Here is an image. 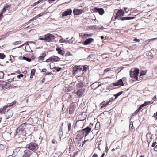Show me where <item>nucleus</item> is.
Returning a JSON list of instances; mask_svg holds the SVG:
<instances>
[{
	"mask_svg": "<svg viewBox=\"0 0 157 157\" xmlns=\"http://www.w3.org/2000/svg\"><path fill=\"white\" fill-rule=\"evenodd\" d=\"M124 13V11L121 9H120L117 12L116 16H115V19L117 18L118 19H120L121 20L123 21L124 20H128L132 19L134 18V17H121L123 16Z\"/></svg>",
	"mask_w": 157,
	"mask_h": 157,
	"instance_id": "obj_1",
	"label": "nucleus"
},
{
	"mask_svg": "<svg viewBox=\"0 0 157 157\" xmlns=\"http://www.w3.org/2000/svg\"><path fill=\"white\" fill-rule=\"evenodd\" d=\"M55 37L54 35L48 33L43 36H40L39 39L43 40L46 42H53Z\"/></svg>",
	"mask_w": 157,
	"mask_h": 157,
	"instance_id": "obj_2",
	"label": "nucleus"
},
{
	"mask_svg": "<svg viewBox=\"0 0 157 157\" xmlns=\"http://www.w3.org/2000/svg\"><path fill=\"white\" fill-rule=\"evenodd\" d=\"M26 134V133L25 132L24 130L21 131L17 129L15 132V136L17 139V141L19 142H23L24 136Z\"/></svg>",
	"mask_w": 157,
	"mask_h": 157,
	"instance_id": "obj_3",
	"label": "nucleus"
},
{
	"mask_svg": "<svg viewBox=\"0 0 157 157\" xmlns=\"http://www.w3.org/2000/svg\"><path fill=\"white\" fill-rule=\"evenodd\" d=\"M140 70L139 69L136 68L134 71L132 70L130 71V75L132 78L136 81H139L138 78V75L139 73Z\"/></svg>",
	"mask_w": 157,
	"mask_h": 157,
	"instance_id": "obj_4",
	"label": "nucleus"
},
{
	"mask_svg": "<svg viewBox=\"0 0 157 157\" xmlns=\"http://www.w3.org/2000/svg\"><path fill=\"white\" fill-rule=\"evenodd\" d=\"M27 145V148L33 152L36 151L39 147V146L37 144L34 142L30 143Z\"/></svg>",
	"mask_w": 157,
	"mask_h": 157,
	"instance_id": "obj_5",
	"label": "nucleus"
},
{
	"mask_svg": "<svg viewBox=\"0 0 157 157\" xmlns=\"http://www.w3.org/2000/svg\"><path fill=\"white\" fill-rule=\"evenodd\" d=\"M83 137L84 135L83 132H81L80 131H78L76 138L75 139V142L78 143H81L80 142Z\"/></svg>",
	"mask_w": 157,
	"mask_h": 157,
	"instance_id": "obj_6",
	"label": "nucleus"
},
{
	"mask_svg": "<svg viewBox=\"0 0 157 157\" xmlns=\"http://www.w3.org/2000/svg\"><path fill=\"white\" fill-rule=\"evenodd\" d=\"M125 78H123L122 79H120L118 80L117 82L115 83H113L110 84V86L111 87H113V85L114 86H124V84L123 82V81H124Z\"/></svg>",
	"mask_w": 157,
	"mask_h": 157,
	"instance_id": "obj_7",
	"label": "nucleus"
},
{
	"mask_svg": "<svg viewBox=\"0 0 157 157\" xmlns=\"http://www.w3.org/2000/svg\"><path fill=\"white\" fill-rule=\"evenodd\" d=\"M29 125L28 124L25 122L22 123L21 125H19L17 128V129L21 131H24L26 133V129L28 128V126Z\"/></svg>",
	"mask_w": 157,
	"mask_h": 157,
	"instance_id": "obj_8",
	"label": "nucleus"
},
{
	"mask_svg": "<svg viewBox=\"0 0 157 157\" xmlns=\"http://www.w3.org/2000/svg\"><path fill=\"white\" fill-rule=\"evenodd\" d=\"M82 70V68L79 66H75L73 68L72 73L75 75L79 73Z\"/></svg>",
	"mask_w": 157,
	"mask_h": 157,
	"instance_id": "obj_9",
	"label": "nucleus"
},
{
	"mask_svg": "<svg viewBox=\"0 0 157 157\" xmlns=\"http://www.w3.org/2000/svg\"><path fill=\"white\" fill-rule=\"evenodd\" d=\"M0 85L3 89H7L10 86V84L9 83L2 80L0 81Z\"/></svg>",
	"mask_w": 157,
	"mask_h": 157,
	"instance_id": "obj_10",
	"label": "nucleus"
},
{
	"mask_svg": "<svg viewBox=\"0 0 157 157\" xmlns=\"http://www.w3.org/2000/svg\"><path fill=\"white\" fill-rule=\"evenodd\" d=\"M91 130V128L90 127H87L80 131L83 132L84 135L85 134L84 138L85 139Z\"/></svg>",
	"mask_w": 157,
	"mask_h": 157,
	"instance_id": "obj_11",
	"label": "nucleus"
},
{
	"mask_svg": "<svg viewBox=\"0 0 157 157\" xmlns=\"http://www.w3.org/2000/svg\"><path fill=\"white\" fill-rule=\"evenodd\" d=\"M13 114V111L10 109H9L6 111H5L4 113L6 118L7 119H9L12 117Z\"/></svg>",
	"mask_w": 157,
	"mask_h": 157,
	"instance_id": "obj_12",
	"label": "nucleus"
},
{
	"mask_svg": "<svg viewBox=\"0 0 157 157\" xmlns=\"http://www.w3.org/2000/svg\"><path fill=\"white\" fill-rule=\"evenodd\" d=\"M72 13V10L71 9H66L65 11L63 12L62 17L66 16L71 15Z\"/></svg>",
	"mask_w": 157,
	"mask_h": 157,
	"instance_id": "obj_13",
	"label": "nucleus"
},
{
	"mask_svg": "<svg viewBox=\"0 0 157 157\" xmlns=\"http://www.w3.org/2000/svg\"><path fill=\"white\" fill-rule=\"evenodd\" d=\"M94 11L96 12H98L100 15H102L105 13L104 9L102 8L94 7Z\"/></svg>",
	"mask_w": 157,
	"mask_h": 157,
	"instance_id": "obj_14",
	"label": "nucleus"
},
{
	"mask_svg": "<svg viewBox=\"0 0 157 157\" xmlns=\"http://www.w3.org/2000/svg\"><path fill=\"white\" fill-rule=\"evenodd\" d=\"M16 104V101H14L10 103H8L6 105H5L4 107L6 109L8 107H14Z\"/></svg>",
	"mask_w": 157,
	"mask_h": 157,
	"instance_id": "obj_15",
	"label": "nucleus"
},
{
	"mask_svg": "<svg viewBox=\"0 0 157 157\" xmlns=\"http://www.w3.org/2000/svg\"><path fill=\"white\" fill-rule=\"evenodd\" d=\"M73 12L75 15H79L84 12L81 9H75L73 11Z\"/></svg>",
	"mask_w": 157,
	"mask_h": 157,
	"instance_id": "obj_16",
	"label": "nucleus"
},
{
	"mask_svg": "<svg viewBox=\"0 0 157 157\" xmlns=\"http://www.w3.org/2000/svg\"><path fill=\"white\" fill-rule=\"evenodd\" d=\"M85 90L84 89H78L77 91L76 92V94L78 96H81L83 94Z\"/></svg>",
	"mask_w": 157,
	"mask_h": 157,
	"instance_id": "obj_17",
	"label": "nucleus"
},
{
	"mask_svg": "<svg viewBox=\"0 0 157 157\" xmlns=\"http://www.w3.org/2000/svg\"><path fill=\"white\" fill-rule=\"evenodd\" d=\"M56 51L58 52V53L63 56H64L65 52L62 50L59 47H57L56 48Z\"/></svg>",
	"mask_w": 157,
	"mask_h": 157,
	"instance_id": "obj_18",
	"label": "nucleus"
},
{
	"mask_svg": "<svg viewBox=\"0 0 157 157\" xmlns=\"http://www.w3.org/2000/svg\"><path fill=\"white\" fill-rule=\"evenodd\" d=\"M47 54L46 52H43L42 53L40 56L38 58V60L39 61H41L43 60L45 56H46Z\"/></svg>",
	"mask_w": 157,
	"mask_h": 157,
	"instance_id": "obj_19",
	"label": "nucleus"
},
{
	"mask_svg": "<svg viewBox=\"0 0 157 157\" xmlns=\"http://www.w3.org/2000/svg\"><path fill=\"white\" fill-rule=\"evenodd\" d=\"M94 39L92 38H90L86 40L83 43L85 45H88L94 41Z\"/></svg>",
	"mask_w": 157,
	"mask_h": 157,
	"instance_id": "obj_20",
	"label": "nucleus"
},
{
	"mask_svg": "<svg viewBox=\"0 0 157 157\" xmlns=\"http://www.w3.org/2000/svg\"><path fill=\"white\" fill-rule=\"evenodd\" d=\"M85 113H86L85 112H82L78 115L79 118L81 120H83L86 118V115Z\"/></svg>",
	"mask_w": 157,
	"mask_h": 157,
	"instance_id": "obj_21",
	"label": "nucleus"
},
{
	"mask_svg": "<svg viewBox=\"0 0 157 157\" xmlns=\"http://www.w3.org/2000/svg\"><path fill=\"white\" fill-rule=\"evenodd\" d=\"M31 154V151L30 150L25 151L24 154L22 157H29Z\"/></svg>",
	"mask_w": 157,
	"mask_h": 157,
	"instance_id": "obj_22",
	"label": "nucleus"
},
{
	"mask_svg": "<svg viewBox=\"0 0 157 157\" xmlns=\"http://www.w3.org/2000/svg\"><path fill=\"white\" fill-rule=\"evenodd\" d=\"M75 109V106L73 105H71L69 108V112L70 114L73 113Z\"/></svg>",
	"mask_w": 157,
	"mask_h": 157,
	"instance_id": "obj_23",
	"label": "nucleus"
},
{
	"mask_svg": "<svg viewBox=\"0 0 157 157\" xmlns=\"http://www.w3.org/2000/svg\"><path fill=\"white\" fill-rule=\"evenodd\" d=\"M52 60L55 62L58 61L60 60V58L56 56H52Z\"/></svg>",
	"mask_w": 157,
	"mask_h": 157,
	"instance_id": "obj_24",
	"label": "nucleus"
},
{
	"mask_svg": "<svg viewBox=\"0 0 157 157\" xmlns=\"http://www.w3.org/2000/svg\"><path fill=\"white\" fill-rule=\"evenodd\" d=\"M146 137L147 138V140L149 144L151 142L152 139V136L150 135H146Z\"/></svg>",
	"mask_w": 157,
	"mask_h": 157,
	"instance_id": "obj_25",
	"label": "nucleus"
},
{
	"mask_svg": "<svg viewBox=\"0 0 157 157\" xmlns=\"http://www.w3.org/2000/svg\"><path fill=\"white\" fill-rule=\"evenodd\" d=\"M10 6L11 4L5 6L1 12L3 14L7 10L8 8H10Z\"/></svg>",
	"mask_w": 157,
	"mask_h": 157,
	"instance_id": "obj_26",
	"label": "nucleus"
},
{
	"mask_svg": "<svg viewBox=\"0 0 157 157\" xmlns=\"http://www.w3.org/2000/svg\"><path fill=\"white\" fill-rule=\"evenodd\" d=\"M129 130L132 132H133L135 131V128L133 126V124H130Z\"/></svg>",
	"mask_w": 157,
	"mask_h": 157,
	"instance_id": "obj_27",
	"label": "nucleus"
},
{
	"mask_svg": "<svg viewBox=\"0 0 157 157\" xmlns=\"http://www.w3.org/2000/svg\"><path fill=\"white\" fill-rule=\"evenodd\" d=\"M36 71V70L34 69H32L31 70V75L30 76V78H32L33 76L34 75Z\"/></svg>",
	"mask_w": 157,
	"mask_h": 157,
	"instance_id": "obj_28",
	"label": "nucleus"
},
{
	"mask_svg": "<svg viewBox=\"0 0 157 157\" xmlns=\"http://www.w3.org/2000/svg\"><path fill=\"white\" fill-rule=\"evenodd\" d=\"M123 93V91H121L116 94H114V96L115 97V99H117L119 96L121 94Z\"/></svg>",
	"mask_w": 157,
	"mask_h": 157,
	"instance_id": "obj_29",
	"label": "nucleus"
},
{
	"mask_svg": "<svg viewBox=\"0 0 157 157\" xmlns=\"http://www.w3.org/2000/svg\"><path fill=\"white\" fill-rule=\"evenodd\" d=\"M83 83L82 82H80L77 84L78 89L82 88Z\"/></svg>",
	"mask_w": 157,
	"mask_h": 157,
	"instance_id": "obj_30",
	"label": "nucleus"
},
{
	"mask_svg": "<svg viewBox=\"0 0 157 157\" xmlns=\"http://www.w3.org/2000/svg\"><path fill=\"white\" fill-rule=\"evenodd\" d=\"M153 103V102H151V101H145L144 103L142 104L143 105H144V106H146L148 105H149L150 104H151Z\"/></svg>",
	"mask_w": 157,
	"mask_h": 157,
	"instance_id": "obj_31",
	"label": "nucleus"
},
{
	"mask_svg": "<svg viewBox=\"0 0 157 157\" xmlns=\"http://www.w3.org/2000/svg\"><path fill=\"white\" fill-rule=\"evenodd\" d=\"M102 105L101 107V108H102L103 107L106 106L107 105L109 104V102L107 101L106 103H105L104 102H102Z\"/></svg>",
	"mask_w": 157,
	"mask_h": 157,
	"instance_id": "obj_32",
	"label": "nucleus"
},
{
	"mask_svg": "<svg viewBox=\"0 0 157 157\" xmlns=\"http://www.w3.org/2000/svg\"><path fill=\"white\" fill-rule=\"evenodd\" d=\"M92 35V34H85L83 35V38H86L87 37L89 36H91Z\"/></svg>",
	"mask_w": 157,
	"mask_h": 157,
	"instance_id": "obj_33",
	"label": "nucleus"
},
{
	"mask_svg": "<svg viewBox=\"0 0 157 157\" xmlns=\"http://www.w3.org/2000/svg\"><path fill=\"white\" fill-rule=\"evenodd\" d=\"M48 10H46L45 12H43L42 13H41L40 14H38V16H39V17L43 15H44L46 14V13H48Z\"/></svg>",
	"mask_w": 157,
	"mask_h": 157,
	"instance_id": "obj_34",
	"label": "nucleus"
},
{
	"mask_svg": "<svg viewBox=\"0 0 157 157\" xmlns=\"http://www.w3.org/2000/svg\"><path fill=\"white\" fill-rule=\"evenodd\" d=\"M147 71H141L140 72V76L144 75L146 74Z\"/></svg>",
	"mask_w": 157,
	"mask_h": 157,
	"instance_id": "obj_35",
	"label": "nucleus"
},
{
	"mask_svg": "<svg viewBox=\"0 0 157 157\" xmlns=\"http://www.w3.org/2000/svg\"><path fill=\"white\" fill-rule=\"evenodd\" d=\"M22 59L25 60L28 62H30L31 61V59L30 58L26 57L25 56H24L22 58Z\"/></svg>",
	"mask_w": 157,
	"mask_h": 157,
	"instance_id": "obj_36",
	"label": "nucleus"
},
{
	"mask_svg": "<svg viewBox=\"0 0 157 157\" xmlns=\"http://www.w3.org/2000/svg\"><path fill=\"white\" fill-rule=\"evenodd\" d=\"M54 69L55 70V71L56 72L59 71L62 69V68L61 67H55L54 68Z\"/></svg>",
	"mask_w": 157,
	"mask_h": 157,
	"instance_id": "obj_37",
	"label": "nucleus"
},
{
	"mask_svg": "<svg viewBox=\"0 0 157 157\" xmlns=\"http://www.w3.org/2000/svg\"><path fill=\"white\" fill-rule=\"evenodd\" d=\"M6 56L4 53H0V59H3Z\"/></svg>",
	"mask_w": 157,
	"mask_h": 157,
	"instance_id": "obj_38",
	"label": "nucleus"
},
{
	"mask_svg": "<svg viewBox=\"0 0 157 157\" xmlns=\"http://www.w3.org/2000/svg\"><path fill=\"white\" fill-rule=\"evenodd\" d=\"M21 44V41H18L15 42L13 43V44L14 45H17Z\"/></svg>",
	"mask_w": 157,
	"mask_h": 157,
	"instance_id": "obj_39",
	"label": "nucleus"
},
{
	"mask_svg": "<svg viewBox=\"0 0 157 157\" xmlns=\"http://www.w3.org/2000/svg\"><path fill=\"white\" fill-rule=\"evenodd\" d=\"M39 17H40L39 16H38V15L37 16H35V17H34L32 19H30L29 21V23H30V22H31V21H33L34 20H35L36 19L38 18Z\"/></svg>",
	"mask_w": 157,
	"mask_h": 157,
	"instance_id": "obj_40",
	"label": "nucleus"
},
{
	"mask_svg": "<svg viewBox=\"0 0 157 157\" xmlns=\"http://www.w3.org/2000/svg\"><path fill=\"white\" fill-rule=\"evenodd\" d=\"M95 83H93L91 85V86L92 87V88L93 89H95L96 88H97L98 87H99L101 85V84H99L96 87L94 88V86H95Z\"/></svg>",
	"mask_w": 157,
	"mask_h": 157,
	"instance_id": "obj_41",
	"label": "nucleus"
},
{
	"mask_svg": "<svg viewBox=\"0 0 157 157\" xmlns=\"http://www.w3.org/2000/svg\"><path fill=\"white\" fill-rule=\"evenodd\" d=\"M4 73L3 72L0 71V78L2 79L4 78Z\"/></svg>",
	"mask_w": 157,
	"mask_h": 157,
	"instance_id": "obj_42",
	"label": "nucleus"
},
{
	"mask_svg": "<svg viewBox=\"0 0 157 157\" xmlns=\"http://www.w3.org/2000/svg\"><path fill=\"white\" fill-rule=\"evenodd\" d=\"M72 54L70 53V52H68L67 53L65 54L64 56H65L66 57L68 56H72Z\"/></svg>",
	"mask_w": 157,
	"mask_h": 157,
	"instance_id": "obj_43",
	"label": "nucleus"
},
{
	"mask_svg": "<svg viewBox=\"0 0 157 157\" xmlns=\"http://www.w3.org/2000/svg\"><path fill=\"white\" fill-rule=\"evenodd\" d=\"M52 61V59L51 56L49 57L48 59H47L46 61L47 62H49Z\"/></svg>",
	"mask_w": 157,
	"mask_h": 157,
	"instance_id": "obj_44",
	"label": "nucleus"
},
{
	"mask_svg": "<svg viewBox=\"0 0 157 157\" xmlns=\"http://www.w3.org/2000/svg\"><path fill=\"white\" fill-rule=\"evenodd\" d=\"M104 29V27L103 26H102L101 28H97L96 27V26L95 25H94V30H97V29Z\"/></svg>",
	"mask_w": 157,
	"mask_h": 157,
	"instance_id": "obj_45",
	"label": "nucleus"
},
{
	"mask_svg": "<svg viewBox=\"0 0 157 157\" xmlns=\"http://www.w3.org/2000/svg\"><path fill=\"white\" fill-rule=\"evenodd\" d=\"M153 117L155 118V120H157V111L156 113L154 114Z\"/></svg>",
	"mask_w": 157,
	"mask_h": 157,
	"instance_id": "obj_46",
	"label": "nucleus"
},
{
	"mask_svg": "<svg viewBox=\"0 0 157 157\" xmlns=\"http://www.w3.org/2000/svg\"><path fill=\"white\" fill-rule=\"evenodd\" d=\"M47 69L45 68H44L42 69V70L41 71V72H44V74L46 75V74L47 73Z\"/></svg>",
	"mask_w": 157,
	"mask_h": 157,
	"instance_id": "obj_47",
	"label": "nucleus"
},
{
	"mask_svg": "<svg viewBox=\"0 0 157 157\" xmlns=\"http://www.w3.org/2000/svg\"><path fill=\"white\" fill-rule=\"evenodd\" d=\"M115 98H111L109 100V101H108L109 102V104L110 102L113 101L115 100Z\"/></svg>",
	"mask_w": 157,
	"mask_h": 157,
	"instance_id": "obj_48",
	"label": "nucleus"
},
{
	"mask_svg": "<svg viewBox=\"0 0 157 157\" xmlns=\"http://www.w3.org/2000/svg\"><path fill=\"white\" fill-rule=\"evenodd\" d=\"M79 151H77L74 153L73 157H75L78 154Z\"/></svg>",
	"mask_w": 157,
	"mask_h": 157,
	"instance_id": "obj_49",
	"label": "nucleus"
},
{
	"mask_svg": "<svg viewBox=\"0 0 157 157\" xmlns=\"http://www.w3.org/2000/svg\"><path fill=\"white\" fill-rule=\"evenodd\" d=\"M111 70V68H107L104 70V72H107L108 71H109Z\"/></svg>",
	"mask_w": 157,
	"mask_h": 157,
	"instance_id": "obj_50",
	"label": "nucleus"
},
{
	"mask_svg": "<svg viewBox=\"0 0 157 157\" xmlns=\"http://www.w3.org/2000/svg\"><path fill=\"white\" fill-rule=\"evenodd\" d=\"M68 129L69 131H70L71 130V123L70 122L68 123Z\"/></svg>",
	"mask_w": 157,
	"mask_h": 157,
	"instance_id": "obj_51",
	"label": "nucleus"
},
{
	"mask_svg": "<svg viewBox=\"0 0 157 157\" xmlns=\"http://www.w3.org/2000/svg\"><path fill=\"white\" fill-rule=\"evenodd\" d=\"M144 106V105L142 104L140 105V106L138 108V109H139L140 111L142 109L143 107Z\"/></svg>",
	"mask_w": 157,
	"mask_h": 157,
	"instance_id": "obj_52",
	"label": "nucleus"
},
{
	"mask_svg": "<svg viewBox=\"0 0 157 157\" xmlns=\"http://www.w3.org/2000/svg\"><path fill=\"white\" fill-rule=\"evenodd\" d=\"M3 14L2 13L0 12V21L1 20L3 17Z\"/></svg>",
	"mask_w": 157,
	"mask_h": 157,
	"instance_id": "obj_53",
	"label": "nucleus"
},
{
	"mask_svg": "<svg viewBox=\"0 0 157 157\" xmlns=\"http://www.w3.org/2000/svg\"><path fill=\"white\" fill-rule=\"evenodd\" d=\"M13 79L14 78H10L8 79L7 80L9 82H11L14 80Z\"/></svg>",
	"mask_w": 157,
	"mask_h": 157,
	"instance_id": "obj_54",
	"label": "nucleus"
},
{
	"mask_svg": "<svg viewBox=\"0 0 157 157\" xmlns=\"http://www.w3.org/2000/svg\"><path fill=\"white\" fill-rule=\"evenodd\" d=\"M52 143L53 144H57V142L54 139H53V140H52Z\"/></svg>",
	"mask_w": 157,
	"mask_h": 157,
	"instance_id": "obj_55",
	"label": "nucleus"
},
{
	"mask_svg": "<svg viewBox=\"0 0 157 157\" xmlns=\"http://www.w3.org/2000/svg\"><path fill=\"white\" fill-rule=\"evenodd\" d=\"M83 71L84 72L86 71H87V68L85 66H83V69H82Z\"/></svg>",
	"mask_w": 157,
	"mask_h": 157,
	"instance_id": "obj_56",
	"label": "nucleus"
},
{
	"mask_svg": "<svg viewBox=\"0 0 157 157\" xmlns=\"http://www.w3.org/2000/svg\"><path fill=\"white\" fill-rule=\"evenodd\" d=\"M157 144V143L156 141H155V142H154L152 144V145L151 146L152 147H154L156 144Z\"/></svg>",
	"mask_w": 157,
	"mask_h": 157,
	"instance_id": "obj_57",
	"label": "nucleus"
},
{
	"mask_svg": "<svg viewBox=\"0 0 157 157\" xmlns=\"http://www.w3.org/2000/svg\"><path fill=\"white\" fill-rule=\"evenodd\" d=\"M24 76V75L22 74H21L18 75L17 77L18 78H20V77H22Z\"/></svg>",
	"mask_w": 157,
	"mask_h": 157,
	"instance_id": "obj_58",
	"label": "nucleus"
},
{
	"mask_svg": "<svg viewBox=\"0 0 157 157\" xmlns=\"http://www.w3.org/2000/svg\"><path fill=\"white\" fill-rule=\"evenodd\" d=\"M134 41L136 42H139L140 41V40L139 39H138L136 38H135L134 39Z\"/></svg>",
	"mask_w": 157,
	"mask_h": 157,
	"instance_id": "obj_59",
	"label": "nucleus"
},
{
	"mask_svg": "<svg viewBox=\"0 0 157 157\" xmlns=\"http://www.w3.org/2000/svg\"><path fill=\"white\" fill-rule=\"evenodd\" d=\"M153 99L154 100V101H157V99L156 98V96L155 95L154 97L153 98Z\"/></svg>",
	"mask_w": 157,
	"mask_h": 157,
	"instance_id": "obj_60",
	"label": "nucleus"
},
{
	"mask_svg": "<svg viewBox=\"0 0 157 157\" xmlns=\"http://www.w3.org/2000/svg\"><path fill=\"white\" fill-rule=\"evenodd\" d=\"M33 25H33H29V26L26 27H25V28H24V29H25L26 28H27L29 27H32V26Z\"/></svg>",
	"mask_w": 157,
	"mask_h": 157,
	"instance_id": "obj_61",
	"label": "nucleus"
},
{
	"mask_svg": "<svg viewBox=\"0 0 157 157\" xmlns=\"http://www.w3.org/2000/svg\"><path fill=\"white\" fill-rule=\"evenodd\" d=\"M98 157V156L97 154L96 153L94 154L92 156V157Z\"/></svg>",
	"mask_w": 157,
	"mask_h": 157,
	"instance_id": "obj_62",
	"label": "nucleus"
},
{
	"mask_svg": "<svg viewBox=\"0 0 157 157\" xmlns=\"http://www.w3.org/2000/svg\"><path fill=\"white\" fill-rule=\"evenodd\" d=\"M140 111V110L138 109L135 111V114H136L138 113Z\"/></svg>",
	"mask_w": 157,
	"mask_h": 157,
	"instance_id": "obj_63",
	"label": "nucleus"
},
{
	"mask_svg": "<svg viewBox=\"0 0 157 157\" xmlns=\"http://www.w3.org/2000/svg\"><path fill=\"white\" fill-rule=\"evenodd\" d=\"M154 150L155 151H157V145H156V146H155V147L154 148Z\"/></svg>",
	"mask_w": 157,
	"mask_h": 157,
	"instance_id": "obj_64",
	"label": "nucleus"
}]
</instances>
